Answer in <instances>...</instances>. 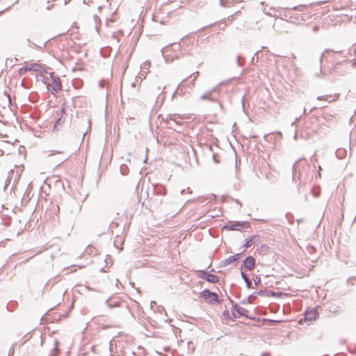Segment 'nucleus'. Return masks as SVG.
<instances>
[{
	"instance_id": "nucleus-46",
	"label": "nucleus",
	"mask_w": 356,
	"mask_h": 356,
	"mask_svg": "<svg viewBox=\"0 0 356 356\" xmlns=\"http://www.w3.org/2000/svg\"><path fill=\"white\" fill-rule=\"evenodd\" d=\"M318 30H319V26H314L313 27V31L314 32H317Z\"/></svg>"
},
{
	"instance_id": "nucleus-13",
	"label": "nucleus",
	"mask_w": 356,
	"mask_h": 356,
	"mask_svg": "<svg viewBox=\"0 0 356 356\" xmlns=\"http://www.w3.org/2000/svg\"><path fill=\"white\" fill-rule=\"evenodd\" d=\"M154 195L163 196L165 194V189L162 185L153 184Z\"/></svg>"
},
{
	"instance_id": "nucleus-3",
	"label": "nucleus",
	"mask_w": 356,
	"mask_h": 356,
	"mask_svg": "<svg viewBox=\"0 0 356 356\" xmlns=\"http://www.w3.org/2000/svg\"><path fill=\"white\" fill-rule=\"evenodd\" d=\"M250 227V224L247 221H235V222H229V223L225 225L222 227V229H226L228 231H239L242 229L248 228Z\"/></svg>"
},
{
	"instance_id": "nucleus-52",
	"label": "nucleus",
	"mask_w": 356,
	"mask_h": 356,
	"mask_svg": "<svg viewBox=\"0 0 356 356\" xmlns=\"http://www.w3.org/2000/svg\"><path fill=\"white\" fill-rule=\"evenodd\" d=\"M266 14L269 15V16H275V15H273L272 13H270V12L266 13Z\"/></svg>"
},
{
	"instance_id": "nucleus-55",
	"label": "nucleus",
	"mask_w": 356,
	"mask_h": 356,
	"mask_svg": "<svg viewBox=\"0 0 356 356\" xmlns=\"http://www.w3.org/2000/svg\"><path fill=\"white\" fill-rule=\"evenodd\" d=\"M131 86L132 88H135L136 87V83L135 82L132 83L131 84Z\"/></svg>"
},
{
	"instance_id": "nucleus-29",
	"label": "nucleus",
	"mask_w": 356,
	"mask_h": 356,
	"mask_svg": "<svg viewBox=\"0 0 356 356\" xmlns=\"http://www.w3.org/2000/svg\"><path fill=\"white\" fill-rule=\"evenodd\" d=\"M154 312H156L159 314H162L163 312H164L165 314L166 315L165 308L161 305L156 306V309H154Z\"/></svg>"
},
{
	"instance_id": "nucleus-41",
	"label": "nucleus",
	"mask_w": 356,
	"mask_h": 356,
	"mask_svg": "<svg viewBox=\"0 0 356 356\" xmlns=\"http://www.w3.org/2000/svg\"><path fill=\"white\" fill-rule=\"evenodd\" d=\"M199 74V72H194L193 74H191L190 76H192L193 75H195V77L194 79L191 81V84H192V86H194V81L196 79L197 76H198Z\"/></svg>"
},
{
	"instance_id": "nucleus-42",
	"label": "nucleus",
	"mask_w": 356,
	"mask_h": 356,
	"mask_svg": "<svg viewBox=\"0 0 356 356\" xmlns=\"http://www.w3.org/2000/svg\"><path fill=\"white\" fill-rule=\"evenodd\" d=\"M156 306H158V305H157V304H156V302L155 301H151V302H150V307H151L152 309H153L154 307H156Z\"/></svg>"
},
{
	"instance_id": "nucleus-23",
	"label": "nucleus",
	"mask_w": 356,
	"mask_h": 356,
	"mask_svg": "<svg viewBox=\"0 0 356 356\" xmlns=\"http://www.w3.org/2000/svg\"><path fill=\"white\" fill-rule=\"evenodd\" d=\"M18 306V303L16 301H10L7 304L6 308L9 312H13Z\"/></svg>"
},
{
	"instance_id": "nucleus-7",
	"label": "nucleus",
	"mask_w": 356,
	"mask_h": 356,
	"mask_svg": "<svg viewBox=\"0 0 356 356\" xmlns=\"http://www.w3.org/2000/svg\"><path fill=\"white\" fill-rule=\"evenodd\" d=\"M241 258V254L237 253L234 255L229 256L228 258L222 260L220 262L219 266L220 267H225L229 264H231L233 262H237Z\"/></svg>"
},
{
	"instance_id": "nucleus-17",
	"label": "nucleus",
	"mask_w": 356,
	"mask_h": 356,
	"mask_svg": "<svg viewBox=\"0 0 356 356\" xmlns=\"http://www.w3.org/2000/svg\"><path fill=\"white\" fill-rule=\"evenodd\" d=\"M175 116V114H168L167 115V117H166V120H167V123H168V125L170 128H172V126L175 124H179L178 122H177L175 119H174V117Z\"/></svg>"
},
{
	"instance_id": "nucleus-44",
	"label": "nucleus",
	"mask_w": 356,
	"mask_h": 356,
	"mask_svg": "<svg viewBox=\"0 0 356 356\" xmlns=\"http://www.w3.org/2000/svg\"><path fill=\"white\" fill-rule=\"evenodd\" d=\"M15 350L13 347H11L9 350L8 356H12L14 354Z\"/></svg>"
},
{
	"instance_id": "nucleus-6",
	"label": "nucleus",
	"mask_w": 356,
	"mask_h": 356,
	"mask_svg": "<svg viewBox=\"0 0 356 356\" xmlns=\"http://www.w3.org/2000/svg\"><path fill=\"white\" fill-rule=\"evenodd\" d=\"M216 90V88H213L211 90H209L206 93L203 94L200 97L201 100H209L211 102L216 103L220 110L222 109V104L217 99L216 97L213 96V93Z\"/></svg>"
},
{
	"instance_id": "nucleus-60",
	"label": "nucleus",
	"mask_w": 356,
	"mask_h": 356,
	"mask_svg": "<svg viewBox=\"0 0 356 356\" xmlns=\"http://www.w3.org/2000/svg\"><path fill=\"white\" fill-rule=\"evenodd\" d=\"M184 193V190L183 189V190L181 191V193L183 194Z\"/></svg>"
},
{
	"instance_id": "nucleus-28",
	"label": "nucleus",
	"mask_w": 356,
	"mask_h": 356,
	"mask_svg": "<svg viewBox=\"0 0 356 356\" xmlns=\"http://www.w3.org/2000/svg\"><path fill=\"white\" fill-rule=\"evenodd\" d=\"M65 122V119L63 118V117H60L59 118L57 119L54 126V129H56V127L57 126H61L63 123Z\"/></svg>"
},
{
	"instance_id": "nucleus-56",
	"label": "nucleus",
	"mask_w": 356,
	"mask_h": 356,
	"mask_svg": "<svg viewBox=\"0 0 356 356\" xmlns=\"http://www.w3.org/2000/svg\"><path fill=\"white\" fill-rule=\"evenodd\" d=\"M241 102H242L243 106L244 107V97H242Z\"/></svg>"
},
{
	"instance_id": "nucleus-51",
	"label": "nucleus",
	"mask_w": 356,
	"mask_h": 356,
	"mask_svg": "<svg viewBox=\"0 0 356 356\" xmlns=\"http://www.w3.org/2000/svg\"><path fill=\"white\" fill-rule=\"evenodd\" d=\"M213 159L214 160V161H215L216 163H218V161L216 160V154H213Z\"/></svg>"
},
{
	"instance_id": "nucleus-62",
	"label": "nucleus",
	"mask_w": 356,
	"mask_h": 356,
	"mask_svg": "<svg viewBox=\"0 0 356 356\" xmlns=\"http://www.w3.org/2000/svg\"><path fill=\"white\" fill-rule=\"evenodd\" d=\"M260 221H262V222H266V220H259Z\"/></svg>"
},
{
	"instance_id": "nucleus-43",
	"label": "nucleus",
	"mask_w": 356,
	"mask_h": 356,
	"mask_svg": "<svg viewBox=\"0 0 356 356\" xmlns=\"http://www.w3.org/2000/svg\"><path fill=\"white\" fill-rule=\"evenodd\" d=\"M232 316L234 319L239 318V316H238V314L236 312H232Z\"/></svg>"
},
{
	"instance_id": "nucleus-1",
	"label": "nucleus",
	"mask_w": 356,
	"mask_h": 356,
	"mask_svg": "<svg viewBox=\"0 0 356 356\" xmlns=\"http://www.w3.org/2000/svg\"><path fill=\"white\" fill-rule=\"evenodd\" d=\"M333 61L334 64L330 70V73L344 76L350 73L352 69L356 67V60H349L344 59L342 61H339L336 58H334Z\"/></svg>"
},
{
	"instance_id": "nucleus-34",
	"label": "nucleus",
	"mask_w": 356,
	"mask_h": 356,
	"mask_svg": "<svg viewBox=\"0 0 356 356\" xmlns=\"http://www.w3.org/2000/svg\"><path fill=\"white\" fill-rule=\"evenodd\" d=\"M322 117L324 120H325L326 121H330V120H332V118H333V116L330 115V114H327V113H323L322 115Z\"/></svg>"
},
{
	"instance_id": "nucleus-35",
	"label": "nucleus",
	"mask_w": 356,
	"mask_h": 356,
	"mask_svg": "<svg viewBox=\"0 0 356 356\" xmlns=\"http://www.w3.org/2000/svg\"><path fill=\"white\" fill-rule=\"evenodd\" d=\"M230 301L232 304V312H237V309L240 308L241 307L238 306L236 303L234 302V301L232 300H230Z\"/></svg>"
},
{
	"instance_id": "nucleus-57",
	"label": "nucleus",
	"mask_w": 356,
	"mask_h": 356,
	"mask_svg": "<svg viewBox=\"0 0 356 356\" xmlns=\"http://www.w3.org/2000/svg\"><path fill=\"white\" fill-rule=\"evenodd\" d=\"M298 120V118H296V120L292 123V124H291V125H292V126H293V125H294V124L296 123V122H297Z\"/></svg>"
},
{
	"instance_id": "nucleus-50",
	"label": "nucleus",
	"mask_w": 356,
	"mask_h": 356,
	"mask_svg": "<svg viewBox=\"0 0 356 356\" xmlns=\"http://www.w3.org/2000/svg\"><path fill=\"white\" fill-rule=\"evenodd\" d=\"M270 354L269 353L266 352V353H263L261 354V356H270Z\"/></svg>"
},
{
	"instance_id": "nucleus-24",
	"label": "nucleus",
	"mask_w": 356,
	"mask_h": 356,
	"mask_svg": "<svg viewBox=\"0 0 356 356\" xmlns=\"http://www.w3.org/2000/svg\"><path fill=\"white\" fill-rule=\"evenodd\" d=\"M163 57L165 58V60L166 63H172L175 60V59H178L179 57L178 56L175 54V55L173 56H170V55H167V54H164V53H163Z\"/></svg>"
},
{
	"instance_id": "nucleus-33",
	"label": "nucleus",
	"mask_w": 356,
	"mask_h": 356,
	"mask_svg": "<svg viewBox=\"0 0 356 356\" xmlns=\"http://www.w3.org/2000/svg\"><path fill=\"white\" fill-rule=\"evenodd\" d=\"M253 280H254V283L255 286H258L261 284V278H260L259 275H255L254 277Z\"/></svg>"
},
{
	"instance_id": "nucleus-11",
	"label": "nucleus",
	"mask_w": 356,
	"mask_h": 356,
	"mask_svg": "<svg viewBox=\"0 0 356 356\" xmlns=\"http://www.w3.org/2000/svg\"><path fill=\"white\" fill-rule=\"evenodd\" d=\"M70 206V212L73 214H78L81 210V204L74 199H70L69 201Z\"/></svg>"
},
{
	"instance_id": "nucleus-59",
	"label": "nucleus",
	"mask_w": 356,
	"mask_h": 356,
	"mask_svg": "<svg viewBox=\"0 0 356 356\" xmlns=\"http://www.w3.org/2000/svg\"><path fill=\"white\" fill-rule=\"evenodd\" d=\"M235 201H236V203L239 204L240 206L241 207V203L239 202L238 200H236Z\"/></svg>"
},
{
	"instance_id": "nucleus-12",
	"label": "nucleus",
	"mask_w": 356,
	"mask_h": 356,
	"mask_svg": "<svg viewBox=\"0 0 356 356\" xmlns=\"http://www.w3.org/2000/svg\"><path fill=\"white\" fill-rule=\"evenodd\" d=\"M318 314L316 309L307 310L305 312L304 319L307 321H312L316 318Z\"/></svg>"
},
{
	"instance_id": "nucleus-19",
	"label": "nucleus",
	"mask_w": 356,
	"mask_h": 356,
	"mask_svg": "<svg viewBox=\"0 0 356 356\" xmlns=\"http://www.w3.org/2000/svg\"><path fill=\"white\" fill-rule=\"evenodd\" d=\"M59 353L58 341H54V347L51 349L49 356H58Z\"/></svg>"
},
{
	"instance_id": "nucleus-22",
	"label": "nucleus",
	"mask_w": 356,
	"mask_h": 356,
	"mask_svg": "<svg viewBox=\"0 0 356 356\" xmlns=\"http://www.w3.org/2000/svg\"><path fill=\"white\" fill-rule=\"evenodd\" d=\"M188 79H184L181 83L178 86L177 90L173 92V94L172 95V98H173L177 94L178 95H182L184 93V92L182 91V90L179 89L180 87L181 86H184V83L186 82V81Z\"/></svg>"
},
{
	"instance_id": "nucleus-26",
	"label": "nucleus",
	"mask_w": 356,
	"mask_h": 356,
	"mask_svg": "<svg viewBox=\"0 0 356 356\" xmlns=\"http://www.w3.org/2000/svg\"><path fill=\"white\" fill-rule=\"evenodd\" d=\"M105 303L109 308L118 307L120 306V302L115 301L112 303L110 302V299H107Z\"/></svg>"
},
{
	"instance_id": "nucleus-54",
	"label": "nucleus",
	"mask_w": 356,
	"mask_h": 356,
	"mask_svg": "<svg viewBox=\"0 0 356 356\" xmlns=\"http://www.w3.org/2000/svg\"><path fill=\"white\" fill-rule=\"evenodd\" d=\"M316 107H314V108H311V109H310V111H309V113H311V112L314 111V110H316Z\"/></svg>"
},
{
	"instance_id": "nucleus-58",
	"label": "nucleus",
	"mask_w": 356,
	"mask_h": 356,
	"mask_svg": "<svg viewBox=\"0 0 356 356\" xmlns=\"http://www.w3.org/2000/svg\"><path fill=\"white\" fill-rule=\"evenodd\" d=\"M318 195H319V194H318V193H315V192H314V197H318Z\"/></svg>"
},
{
	"instance_id": "nucleus-5",
	"label": "nucleus",
	"mask_w": 356,
	"mask_h": 356,
	"mask_svg": "<svg viewBox=\"0 0 356 356\" xmlns=\"http://www.w3.org/2000/svg\"><path fill=\"white\" fill-rule=\"evenodd\" d=\"M198 277L212 284H216L219 282V277L217 275L203 270H198Z\"/></svg>"
},
{
	"instance_id": "nucleus-49",
	"label": "nucleus",
	"mask_w": 356,
	"mask_h": 356,
	"mask_svg": "<svg viewBox=\"0 0 356 356\" xmlns=\"http://www.w3.org/2000/svg\"><path fill=\"white\" fill-rule=\"evenodd\" d=\"M302 7V6H294L291 8V10H299V8Z\"/></svg>"
},
{
	"instance_id": "nucleus-48",
	"label": "nucleus",
	"mask_w": 356,
	"mask_h": 356,
	"mask_svg": "<svg viewBox=\"0 0 356 356\" xmlns=\"http://www.w3.org/2000/svg\"><path fill=\"white\" fill-rule=\"evenodd\" d=\"M60 113L61 115L65 113V107H62L61 109H60Z\"/></svg>"
},
{
	"instance_id": "nucleus-27",
	"label": "nucleus",
	"mask_w": 356,
	"mask_h": 356,
	"mask_svg": "<svg viewBox=\"0 0 356 356\" xmlns=\"http://www.w3.org/2000/svg\"><path fill=\"white\" fill-rule=\"evenodd\" d=\"M252 298H253V296H252V295L248 296V297L245 298L244 299H243L241 301V304L246 305V304L252 303Z\"/></svg>"
},
{
	"instance_id": "nucleus-2",
	"label": "nucleus",
	"mask_w": 356,
	"mask_h": 356,
	"mask_svg": "<svg viewBox=\"0 0 356 356\" xmlns=\"http://www.w3.org/2000/svg\"><path fill=\"white\" fill-rule=\"evenodd\" d=\"M200 297L211 305L220 303L218 295L216 292L210 291L209 289H204L200 293Z\"/></svg>"
},
{
	"instance_id": "nucleus-21",
	"label": "nucleus",
	"mask_w": 356,
	"mask_h": 356,
	"mask_svg": "<svg viewBox=\"0 0 356 356\" xmlns=\"http://www.w3.org/2000/svg\"><path fill=\"white\" fill-rule=\"evenodd\" d=\"M335 154L338 159H342L346 155V150L342 148H339L336 150Z\"/></svg>"
},
{
	"instance_id": "nucleus-25",
	"label": "nucleus",
	"mask_w": 356,
	"mask_h": 356,
	"mask_svg": "<svg viewBox=\"0 0 356 356\" xmlns=\"http://www.w3.org/2000/svg\"><path fill=\"white\" fill-rule=\"evenodd\" d=\"M255 236H252L250 237H248L245 239V243L243 244V247L245 248H248L250 247H251L254 242H253V238H254Z\"/></svg>"
},
{
	"instance_id": "nucleus-20",
	"label": "nucleus",
	"mask_w": 356,
	"mask_h": 356,
	"mask_svg": "<svg viewBox=\"0 0 356 356\" xmlns=\"http://www.w3.org/2000/svg\"><path fill=\"white\" fill-rule=\"evenodd\" d=\"M269 293L270 292L268 290H260V291L254 292L252 294V296H253V298H256L257 296L269 297L270 296Z\"/></svg>"
},
{
	"instance_id": "nucleus-38",
	"label": "nucleus",
	"mask_w": 356,
	"mask_h": 356,
	"mask_svg": "<svg viewBox=\"0 0 356 356\" xmlns=\"http://www.w3.org/2000/svg\"><path fill=\"white\" fill-rule=\"evenodd\" d=\"M106 84H107V81L104 79L99 81V86L102 88H103Z\"/></svg>"
},
{
	"instance_id": "nucleus-37",
	"label": "nucleus",
	"mask_w": 356,
	"mask_h": 356,
	"mask_svg": "<svg viewBox=\"0 0 356 356\" xmlns=\"http://www.w3.org/2000/svg\"><path fill=\"white\" fill-rule=\"evenodd\" d=\"M27 41L29 42V46L30 47H35V48H38V49H41L42 48V47H40V46L35 44L33 42H31L29 39H27Z\"/></svg>"
},
{
	"instance_id": "nucleus-61",
	"label": "nucleus",
	"mask_w": 356,
	"mask_h": 356,
	"mask_svg": "<svg viewBox=\"0 0 356 356\" xmlns=\"http://www.w3.org/2000/svg\"><path fill=\"white\" fill-rule=\"evenodd\" d=\"M297 138V134H296L294 136V138L296 139Z\"/></svg>"
},
{
	"instance_id": "nucleus-15",
	"label": "nucleus",
	"mask_w": 356,
	"mask_h": 356,
	"mask_svg": "<svg viewBox=\"0 0 356 356\" xmlns=\"http://www.w3.org/2000/svg\"><path fill=\"white\" fill-rule=\"evenodd\" d=\"M242 1V0H220V5L224 8L232 6L234 3Z\"/></svg>"
},
{
	"instance_id": "nucleus-10",
	"label": "nucleus",
	"mask_w": 356,
	"mask_h": 356,
	"mask_svg": "<svg viewBox=\"0 0 356 356\" xmlns=\"http://www.w3.org/2000/svg\"><path fill=\"white\" fill-rule=\"evenodd\" d=\"M329 52H334V53H337V54H342L343 51H334V50L331 49H326L324 51V52H323L322 54L320 56V58H319V62H320L319 71H320V73L319 74L318 73L316 74L315 76L316 77H320L319 74H324V73H323V72L322 70V63H323V58L325 57V54L329 53Z\"/></svg>"
},
{
	"instance_id": "nucleus-4",
	"label": "nucleus",
	"mask_w": 356,
	"mask_h": 356,
	"mask_svg": "<svg viewBox=\"0 0 356 356\" xmlns=\"http://www.w3.org/2000/svg\"><path fill=\"white\" fill-rule=\"evenodd\" d=\"M51 79L53 84L51 85L50 83H47V88L48 90L50 91L52 94H54V92H58V91L61 90L62 84L59 76L55 75L54 73H51Z\"/></svg>"
},
{
	"instance_id": "nucleus-45",
	"label": "nucleus",
	"mask_w": 356,
	"mask_h": 356,
	"mask_svg": "<svg viewBox=\"0 0 356 356\" xmlns=\"http://www.w3.org/2000/svg\"><path fill=\"white\" fill-rule=\"evenodd\" d=\"M21 85H22V86L23 88H29L28 85L25 83V81H22Z\"/></svg>"
},
{
	"instance_id": "nucleus-39",
	"label": "nucleus",
	"mask_w": 356,
	"mask_h": 356,
	"mask_svg": "<svg viewBox=\"0 0 356 356\" xmlns=\"http://www.w3.org/2000/svg\"><path fill=\"white\" fill-rule=\"evenodd\" d=\"M329 97H331L330 95H324V96H319L317 97L318 100H328Z\"/></svg>"
},
{
	"instance_id": "nucleus-18",
	"label": "nucleus",
	"mask_w": 356,
	"mask_h": 356,
	"mask_svg": "<svg viewBox=\"0 0 356 356\" xmlns=\"http://www.w3.org/2000/svg\"><path fill=\"white\" fill-rule=\"evenodd\" d=\"M236 313L238 314V316H239V317L240 316H245V317H246V318H248L249 319H252V317L248 316V311L247 309H245V308H243V307H241L240 308H238Z\"/></svg>"
},
{
	"instance_id": "nucleus-32",
	"label": "nucleus",
	"mask_w": 356,
	"mask_h": 356,
	"mask_svg": "<svg viewBox=\"0 0 356 356\" xmlns=\"http://www.w3.org/2000/svg\"><path fill=\"white\" fill-rule=\"evenodd\" d=\"M300 161V159L298 160L293 165V179L294 180L295 179V175H296V169H297V165L298 163V162Z\"/></svg>"
},
{
	"instance_id": "nucleus-47",
	"label": "nucleus",
	"mask_w": 356,
	"mask_h": 356,
	"mask_svg": "<svg viewBox=\"0 0 356 356\" xmlns=\"http://www.w3.org/2000/svg\"><path fill=\"white\" fill-rule=\"evenodd\" d=\"M268 248V247L266 245H262L261 247V250H266Z\"/></svg>"
},
{
	"instance_id": "nucleus-36",
	"label": "nucleus",
	"mask_w": 356,
	"mask_h": 356,
	"mask_svg": "<svg viewBox=\"0 0 356 356\" xmlns=\"http://www.w3.org/2000/svg\"><path fill=\"white\" fill-rule=\"evenodd\" d=\"M236 63H237V65L239 66V67H241L244 64V61L241 60V57L240 55H238L237 56V58H236Z\"/></svg>"
},
{
	"instance_id": "nucleus-30",
	"label": "nucleus",
	"mask_w": 356,
	"mask_h": 356,
	"mask_svg": "<svg viewBox=\"0 0 356 356\" xmlns=\"http://www.w3.org/2000/svg\"><path fill=\"white\" fill-rule=\"evenodd\" d=\"M259 51H257L251 59V64L254 65L256 62H258L259 56H258Z\"/></svg>"
},
{
	"instance_id": "nucleus-8",
	"label": "nucleus",
	"mask_w": 356,
	"mask_h": 356,
	"mask_svg": "<svg viewBox=\"0 0 356 356\" xmlns=\"http://www.w3.org/2000/svg\"><path fill=\"white\" fill-rule=\"evenodd\" d=\"M255 259L252 256H248L243 261V265L241 267V270L242 268H245L248 270H252L255 267Z\"/></svg>"
},
{
	"instance_id": "nucleus-40",
	"label": "nucleus",
	"mask_w": 356,
	"mask_h": 356,
	"mask_svg": "<svg viewBox=\"0 0 356 356\" xmlns=\"http://www.w3.org/2000/svg\"><path fill=\"white\" fill-rule=\"evenodd\" d=\"M222 316L225 317L227 319H230L229 312L228 310H225L222 312Z\"/></svg>"
},
{
	"instance_id": "nucleus-31",
	"label": "nucleus",
	"mask_w": 356,
	"mask_h": 356,
	"mask_svg": "<svg viewBox=\"0 0 356 356\" xmlns=\"http://www.w3.org/2000/svg\"><path fill=\"white\" fill-rule=\"evenodd\" d=\"M269 295L271 297H281L282 296V292H275L272 291H269Z\"/></svg>"
},
{
	"instance_id": "nucleus-53",
	"label": "nucleus",
	"mask_w": 356,
	"mask_h": 356,
	"mask_svg": "<svg viewBox=\"0 0 356 356\" xmlns=\"http://www.w3.org/2000/svg\"><path fill=\"white\" fill-rule=\"evenodd\" d=\"M308 113L307 111V109L306 108H304L303 110V115H307Z\"/></svg>"
},
{
	"instance_id": "nucleus-16",
	"label": "nucleus",
	"mask_w": 356,
	"mask_h": 356,
	"mask_svg": "<svg viewBox=\"0 0 356 356\" xmlns=\"http://www.w3.org/2000/svg\"><path fill=\"white\" fill-rule=\"evenodd\" d=\"M241 275L244 282H245L246 287L248 289H252L253 286L251 280L248 277V275L245 273H244L242 270H241Z\"/></svg>"
},
{
	"instance_id": "nucleus-9",
	"label": "nucleus",
	"mask_w": 356,
	"mask_h": 356,
	"mask_svg": "<svg viewBox=\"0 0 356 356\" xmlns=\"http://www.w3.org/2000/svg\"><path fill=\"white\" fill-rule=\"evenodd\" d=\"M40 70V65L37 63H31L29 66H24L19 68L18 73L20 76L24 75L26 72L33 71L38 72Z\"/></svg>"
},
{
	"instance_id": "nucleus-14",
	"label": "nucleus",
	"mask_w": 356,
	"mask_h": 356,
	"mask_svg": "<svg viewBox=\"0 0 356 356\" xmlns=\"http://www.w3.org/2000/svg\"><path fill=\"white\" fill-rule=\"evenodd\" d=\"M149 201L152 202V204L155 208H159L163 203V198L161 196L154 195L150 197Z\"/></svg>"
}]
</instances>
